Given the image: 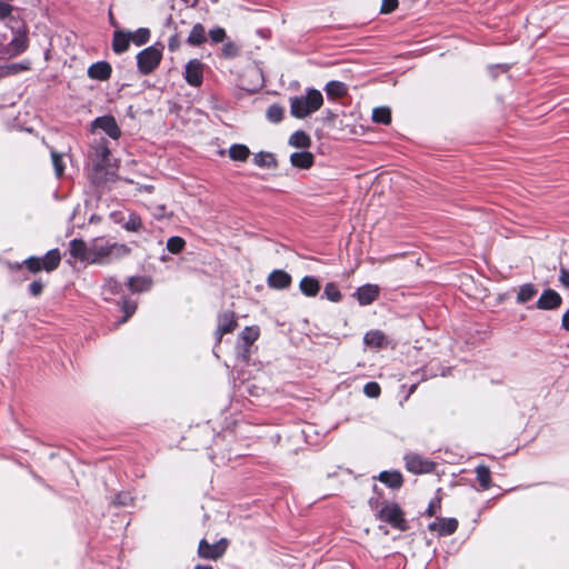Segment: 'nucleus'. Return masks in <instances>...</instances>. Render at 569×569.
I'll use <instances>...</instances> for the list:
<instances>
[{
    "instance_id": "nucleus-1",
    "label": "nucleus",
    "mask_w": 569,
    "mask_h": 569,
    "mask_svg": "<svg viewBox=\"0 0 569 569\" xmlns=\"http://www.w3.org/2000/svg\"><path fill=\"white\" fill-rule=\"evenodd\" d=\"M91 264L104 266L128 257L131 248L124 243L94 239L91 241Z\"/></svg>"
},
{
    "instance_id": "nucleus-2",
    "label": "nucleus",
    "mask_w": 569,
    "mask_h": 569,
    "mask_svg": "<svg viewBox=\"0 0 569 569\" xmlns=\"http://www.w3.org/2000/svg\"><path fill=\"white\" fill-rule=\"evenodd\" d=\"M323 104L322 93L313 88L306 90L305 96L290 98V112L297 119H305L318 111Z\"/></svg>"
},
{
    "instance_id": "nucleus-3",
    "label": "nucleus",
    "mask_w": 569,
    "mask_h": 569,
    "mask_svg": "<svg viewBox=\"0 0 569 569\" xmlns=\"http://www.w3.org/2000/svg\"><path fill=\"white\" fill-rule=\"evenodd\" d=\"M28 48L26 31L6 27V32L0 34V60L19 56Z\"/></svg>"
},
{
    "instance_id": "nucleus-4",
    "label": "nucleus",
    "mask_w": 569,
    "mask_h": 569,
    "mask_svg": "<svg viewBox=\"0 0 569 569\" xmlns=\"http://www.w3.org/2000/svg\"><path fill=\"white\" fill-rule=\"evenodd\" d=\"M369 506L372 510L376 511V518L378 520L387 522L401 531L407 529V522L403 512L397 503L385 501L380 507L378 499L370 498Z\"/></svg>"
},
{
    "instance_id": "nucleus-5",
    "label": "nucleus",
    "mask_w": 569,
    "mask_h": 569,
    "mask_svg": "<svg viewBox=\"0 0 569 569\" xmlns=\"http://www.w3.org/2000/svg\"><path fill=\"white\" fill-rule=\"evenodd\" d=\"M161 59L162 50L156 46H150L138 53V69L142 74H149L159 66Z\"/></svg>"
},
{
    "instance_id": "nucleus-6",
    "label": "nucleus",
    "mask_w": 569,
    "mask_h": 569,
    "mask_svg": "<svg viewBox=\"0 0 569 569\" xmlns=\"http://www.w3.org/2000/svg\"><path fill=\"white\" fill-rule=\"evenodd\" d=\"M228 548V540L220 539L218 542L210 545L206 539L199 542L198 555L203 559L218 560L223 556Z\"/></svg>"
},
{
    "instance_id": "nucleus-7",
    "label": "nucleus",
    "mask_w": 569,
    "mask_h": 569,
    "mask_svg": "<svg viewBox=\"0 0 569 569\" xmlns=\"http://www.w3.org/2000/svg\"><path fill=\"white\" fill-rule=\"evenodd\" d=\"M237 328V319L233 311H223L218 315V327L216 330L217 342H220L226 333L232 332Z\"/></svg>"
},
{
    "instance_id": "nucleus-8",
    "label": "nucleus",
    "mask_w": 569,
    "mask_h": 569,
    "mask_svg": "<svg viewBox=\"0 0 569 569\" xmlns=\"http://www.w3.org/2000/svg\"><path fill=\"white\" fill-rule=\"evenodd\" d=\"M69 252L72 258L91 264V242L87 243L81 239H73L69 243Z\"/></svg>"
},
{
    "instance_id": "nucleus-9",
    "label": "nucleus",
    "mask_w": 569,
    "mask_h": 569,
    "mask_svg": "<svg viewBox=\"0 0 569 569\" xmlns=\"http://www.w3.org/2000/svg\"><path fill=\"white\" fill-rule=\"evenodd\" d=\"M406 468L412 473H427L432 471L433 463L421 458L419 455L409 453L405 457Z\"/></svg>"
},
{
    "instance_id": "nucleus-10",
    "label": "nucleus",
    "mask_w": 569,
    "mask_h": 569,
    "mask_svg": "<svg viewBox=\"0 0 569 569\" xmlns=\"http://www.w3.org/2000/svg\"><path fill=\"white\" fill-rule=\"evenodd\" d=\"M203 63L198 59L190 60L184 70L186 81L193 87H199L202 82Z\"/></svg>"
},
{
    "instance_id": "nucleus-11",
    "label": "nucleus",
    "mask_w": 569,
    "mask_h": 569,
    "mask_svg": "<svg viewBox=\"0 0 569 569\" xmlns=\"http://www.w3.org/2000/svg\"><path fill=\"white\" fill-rule=\"evenodd\" d=\"M92 129H101L112 139H118L121 134V130L112 116L97 118L92 122Z\"/></svg>"
},
{
    "instance_id": "nucleus-12",
    "label": "nucleus",
    "mask_w": 569,
    "mask_h": 569,
    "mask_svg": "<svg viewBox=\"0 0 569 569\" xmlns=\"http://www.w3.org/2000/svg\"><path fill=\"white\" fill-rule=\"evenodd\" d=\"M379 292V286L368 283L358 288L355 296L361 306H368L378 298Z\"/></svg>"
},
{
    "instance_id": "nucleus-13",
    "label": "nucleus",
    "mask_w": 569,
    "mask_h": 569,
    "mask_svg": "<svg viewBox=\"0 0 569 569\" xmlns=\"http://www.w3.org/2000/svg\"><path fill=\"white\" fill-rule=\"evenodd\" d=\"M561 301L562 299L557 291L547 289L539 297L537 308L541 310H552L558 308L561 305Z\"/></svg>"
},
{
    "instance_id": "nucleus-14",
    "label": "nucleus",
    "mask_w": 569,
    "mask_h": 569,
    "mask_svg": "<svg viewBox=\"0 0 569 569\" xmlns=\"http://www.w3.org/2000/svg\"><path fill=\"white\" fill-rule=\"evenodd\" d=\"M291 276L283 270H273L267 279V283L273 289H286L291 284Z\"/></svg>"
},
{
    "instance_id": "nucleus-15",
    "label": "nucleus",
    "mask_w": 569,
    "mask_h": 569,
    "mask_svg": "<svg viewBox=\"0 0 569 569\" xmlns=\"http://www.w3.org/2000/svg\"><path fill=\"white\" fill-rule=\"evenodd\" d=\"M457 528L458 521L455 518H442L429 525V529L438 532L440 536L451 535Z\"/></svg>"
},
{
    "instance_id": "nucleus-16",
    "label": "nucleus",
    "mask_w": 569,
    "mask_h": 569,
    "mask_svg": "<svg viewBox=\"0 0 569 569\" xmlns=\"http://www.w3.org/2000/svg\"><path fill=\"white\" fill-rule=\"evenodd\" d=\"M88 76L100 81L108 80L111 76V66L104 61L93 63L88 69Z\"/></svg>"
},
{
    "instance_id": "nucleus-17",
    "label": "nucleus",
    "mask_w": 569,
    "mask_h": 569,
    "mask_svg": "<svg viewBox=\"0 0 569 569\" xmlns=\"http://www.w3.org/2000/svg\"><path fill=\"white\" fill-rule=\"evenodd\" d=\"M130 42L131 40L129 32H124L122 30H117L113 32L112 50L116 53L121 54L126 52L129 49Z\"/></svg>"
},
{
    "instance_id": "nucleus-18",
    "label": "nucleus",
    "mask_w": 569,
    "mask_h": 569,
    "mask_svg": "<svg viewBox=\"0 0 569 569\" xmlns=\"http://www.w3.org/2000/svg\"><path fill=\"white\" fill-rule=\"evenodd\" d=\"M299 289L307 297H316L320 291V283L315 277L306 276L300 280Z\"/></svg>"
},
{
    "instance_id": "nucleus-19",
    "label": "nucleus",
    "mask_w": 569,
    "mask_h": 569,
    "mask_svg": "<svg viewBox=\"0 0 569 569\" xmlns=\"http://www.w3.org/2000/svg\"><path fill=\"white\" fill-rule=\"evenodd\" d=\"M313 159L309 151L295 152L290 156L291 164L300 169H309L313 164Z\"/></svg>"
},
{
    "instance_id": "nucleus-20",
    "label": "nucleus",
    "mask_w": 569,
    "mask_h": 569,
    "mask_svg": "<svg viewBox=\"0 0 569 569\" xmlns=\"http://www.w3.org/2000/svg\"><path fill=\"white\" fill-rule=\"evenodd\" d=\"M206 40L207 33L204 27L201 23H196L187 38V42L190 46L197 47L204 43Z\"/></svg>"
},
{
    "instance_id": "nucleus-21",
    "label": "nucleus",
    "mask_w": 569,
    "mask_h": 569,
    "mask_svg": "<svg viewBox=\"0 0 569 569\" xmlns=\"http://www.w3.org/2000/svg\"><path fill=\"white\" fill-rule=\"evenodd\" d=\"M325 91L328 98L338 99L348 93V87L341 81H329L325 87Z\"/></svg>"
},
{
    "instance_id": "nucleus-22",
    "label": "nucleus",
    "mask_w": 569,
    "mask_h": 569,
    "mask_svg": "<svg viewBox=\"0 0 569 569\" xmlns=\"http://www.w3.org/2000/svg\"><path fill=\"white\" fill-rule=\"evenodd\" d=\"M378 479L390 488L397 489L402 486V475L399 471H382Z\"/></svg>"
},
{
    "instance_id": "nucleus-23",
    "label": "nucleus",
    "mask_w": 569,
    "mask_h": 569,
    "mask_svg": "<svg viewBox=\"0 0 569 569\" xmlns=\"http://www.w3.org/2000/svg\"><path fill=\"white\" fill-rule=\"evenodd\" d=\"M365 345L371 348H382L387 343L386 336L379 330H372L365 335Z\"/></svg>"
},
{
    "instance_id": "nucleus-24",
    "label": "nucleus",
    "mask_w": 569,
    "mask_h": 569,
    "mask_svg": "<svg viewBox=\"0 0 569 569\" xmlns=\"http://www.w3.org/2000/svg\"><path fill=\"white\" fill-rule=\"evenodd\" d=\"M42 266L43 269L48 272L53 271L58 268L61 261V256L58 249H52L47 252V254L43 257Z\"/></svg>"
},
{
    "instance_id": "nucleus-25",
    "label": "nucleus",
    "mask_w": 569,
    "mask_h": 569,
    "mask_svg": "<svg viewBox=\"0 0 569 569\" xmlns=\"http://www.w3.org/2000/svg\"><path fill=\"white\" fill-rule=\"evenodd\" d=\"M253 162L258 167L261 168H274L277 166V160L274 156L270 152H258L253 157Z\"/></svg>"
},
{
    "instance_id": "nucleus-26",
    "label": "nucleus",
    "mask_w": 569,
    "mask_h": 569,
    "mask_svg": "<svg viewBox=\"0 0 569 569\" xmlns=\"http://www.w3.org/2000/svg\"><path fill=\"white\" fill-rule=\"evenodd\" d=\"M128 286L133 292H142L151 287V281L146 277H131L128 280Z\"/></svg>"
},
{
    "instance_id": "nucleus-27",
    "label": "nucleus",
    "mask_w": 569,
    "mask_h": 569,
    "mask_svg": "<svg viewBox=\"0 0 569 569\" xmlns=\"http://www.w3.org/2000/svg\"><path fill=\"white\" fill-rule=\"evenodd\" d=\"M289 143L296 148H308L311 144V139L305 131L299 130L290 136Z\"/></svg>"
},
{
    "instance_id": "nucleus-28",
    "label": "nucleus",
    "mask_w": 569,
    "mask_h": 569,
    "mask_svg": "<svg viewBox=\"0 0 569 569\" xmlns=\"http://www.w3.org/2000/svg\"><path fill=\"white\" fill-rule=\"evenodd\" d=\"M537 288L531 283H525L519 288L517 302L525 303L530 301L537 295Z\"/></svg>"
},
{
    "instance_id": "nucleus-29",
    "label": "nucleus",
    "mask_w": 569,
    "mask_h": 569,
    "mask_svg": "<svg viewBox=\"0 0 569 569\" xmlns=\"http://www.w3.org/2000/svg\"><path fill=\"white\" fill-rule=\"evenodd\" d=\"M250 154V150L244 144H233L229 149V157L236 161H246Z\"/></svg>"
},
{
    "instance_id": "nucleus-30",
    "label": "nucleus",
    "mask_w": 569,
    "mask_h": 569,
    "mask_svg": "<svg viewBox=\"0 0 569 569\" xmlns=\"http://www.w3.org/2000/svg\"><path fill=\"white\" fill-rule=\"evenodd\" d=\"M372 121L389 124L391 122V110L387 107L375 108L372 111Z\"/></svg>"
},
{
    "instance_id": "nucleus-31",
    "label": "nucleus",
    "mask_w": 569,
    "mask_h": 569,
    "mask_svg": "<svg viewBox=\"0 0 569 569\" xmlns=\"http://www.w3.org/2000/svg\"><path fill=\"white\" fill-rule=\"evenodd\" d=\"M477 480L482 489H489L491 485V472L488 467L480 465L476 468Z\"/></svg>"
},
{
    "instance_id": "nucleus-32",
    "label": "nucleus",
    "mask_w": 569,
    "mask_h": 569,
    "mask_svg": "<svg viewBox=\"0 0 569 569\" xmlns=\"http://www.w3.org/2000/svg\"><path fill=\"white\" fill-rule=\"evenodd\" d=\"M130 40L136 46H142L147 43L150 39V30L147 28H140L133 32H129Z\"/></svg>"
},
{
    "instance_id": "nucleus-33",
    "label": "nucleus",
    "mask_w": 569,
    "mask_h": 569,
    "mask_svg": "<svg viewBox=\"0 0 569 569\" xmlns=\"http://www.w3.org/2000/svg\"><path fill=\"white\" fill-rule=\"evenodd\" d=\"M240 338L247 346H251L259 338V328L258 327H246L241 333Z\"/></svg>"
},
{
    "instance_id": "nucleus-34",
    "label": "nucleus",
    "mask_w": 569,
    "mask_h": 569,
    "mask_svg": "<svg viewBox=\"0 0 569 569\" xmlns=\"http://www.w3.org/2000/svg\"><path fill=\"white\" fill-rule=\"evenodd\" d=\"M29 68H30V63L28 61L11 63V64L2 68V74L3 76L17 74L22 71L29 70Z\"/></svg>"
},
{
    "instance_id": "nucleus-35",
    "label": "nucleus",
    "mask_w": 569,
    "mask_h": 569,
    "mask_svg": "<svg viewBox=\"0 0 569 569\" xmlns=\"http://www.w3.org/2000/svg\"><path fill=\"white\" fill-rule=\"evenodd\" d=\"M323 295L328 300L332 302H339L342 298L340 290L333 282L326 284Z\"/></svg>"
},
{
    "instance_id": "nucleus-36",
    "label": "nucleus",
    "mask_w": 569,
    "mask_h": 569,
    "mask_svg": "<svg viewBox=\"0 0 569 569\" xmlns=\"http://www.w3.org/2000/svg\"><path fill=\"white\" fill-rule=\"evenodd\" d=\"M128 231H139L142 227L141 218L137 213H130L128 220L123 224Z\"/></svg>"
},
{
    "instance_id": "nucleus-37",
    "label": "nucleus",
    "mask_w": 569,
    "mask_h": 569,
    "mask_svg": "<svg viewBox=\"0 0 569 569\" xmlns=\"http://www.w3.org/2000/svg\"><path fill=\"white\" fill-rule=\"evenodd\" d=\"M184 240L180 237H171L168 239L167 241V249L171 252V253H179L180 251H182V249L184 248Z\"/></svg>"
},
{
    "instance_id": "nucleus-38",
    "label": "nucleus",
    "mask_w": 569,
    "mask_h": 569,
    "mask_svg": "<svg viewBox=\"0 0 569 569\" xmlns=\"http://www.w3.org/2000/svg\"><path fill=\"white\" fill-rule=\"evenodd\" d=\"M283 117V109L282 107L278 106V104H272L268 108L267 110V118L271 121V122H279Z\"/></svg>"
},
{
    "instance_id": "nucleus-39",
    "label": "nucleus",
    "mask_w": 569,
    "mask_h": 569,
    "mask_svg": "<svg viewBox=\"0 0 569 569\" xmlns=\"http://www.w3.org/2000/svg\"><path fill=\"white\" fill-rule=\"evenodd\" d=\"M62 157H63L62 153H59V152H57L54 150L51 151L52 164L54 167L56 176L58 178L62 176L63 170H64V166H63V162H62Z\"/></svg>"
},
{
    "instance_id": "nucleus-40",
    "label": "nucleus",
    "mask_w": 569,
    "mask_h": 569,
    "mask_svg": "<svg viewBox=\"0 0 569 569\" xmlns=\"http://www.w3.org/2000/svg\"><path fill=\"white\" fill-rule=\"evenodd\" d=\"M221 52L224 58L231 59L239 54V47L232 41H227L223 43Z\"/></svg>"
},
{
    "instance_id": "nucleus-41",
    "label": "nucleus",
    "mask_w": 569,
    "mask_h": 569,
    "mask_svg": "<svg viewBox=\"0 0 569 569\" xmlns=\"http://www.w3.org/2000/svg\"><path fill=\"white\" fill-rule=\"evenodd\" d=\"M209 38L212 43H221L227 39L226 30L221 27L213 28L209 31Z\"/></svg>"
},
{
    "instance_id": "nucleus-42",
    "label": "nucleus",
    "mask_w": 569,
    "mask_h": 569,
    "mask_svg": "<svg viewBox=\"0 0 569 569\" xmlns=\"http://www.w3.org/2000/svg\"><path fill=\"white\" fill-rule=\"evenodd\" d=\"M363 392L369 398H377L379 397L381 389L377 382L371 381L365 385Z\"/></svg>"
},
{
    "instance_id": "nucleus-43",
    "label": "nucleus",
    "mask_w": 569,
    "mask_h": 569,
    "mask_svg": "<svg viewBox=\"0 0 569 569\" xmlns=\"http://www.w3.org/2000/svg\"><path fill=\"white\" fill-rule=\"evenodd\" d=\"M24 264L31 272H39L41 269H43L42 260L37 257H30L24 261Z\"/></svg>"
},
{
    "instance_id": "nucleus-44",
    "label": "nucleus",
    "mask_w": 569,
    "mask_h": 569,
    "mask_svg": "<svg viewBox=\"0 0 569 569\" xmlns=\"http://www.w3.org/2000/svg\"><path fill=\"white\" fill-rule=\"evenodd\" d=\"M398 7V0H382L380 11L382 13H390Z\"/></svg>"
},
{
    "instance_id": "nucleus-45",
    "label": "nucleus",
    "mask_w": 569,
    "mask_h": 569,
    "mask_svg": "<svg viewBox=\"0 0 569 569\" xmlns=\"http://www.w3.org/2000/svg\"><path fill=\"white\" fill-rule=\"evenodd\" d=\"M12 6L10 3L0 1V20L7 18L12 12Z\"/></svg>"
},
{
    "instance_id": "nucleus-46",
    "label": "nucleus",
    "mask_w": 569,
    "mask_h": 569,
    "mask_svg": "<svg viewBox=\"0 0 569 569\" xmlns=\"http://www.w3.org/2000/svg\"><path fill=\"white\" fill-rule=\"evenodd\" d=\"M136 303L126 301L123 303V311L126 313L124 318L122 319V322L127 321V319L136 311Z\"/></svg>"
},
{
    "instance_id": "nucleus-47",
    "label": "nucleus",
    "mask_w": 569,
    "mask_h": 569,
    "mask_svg": "<svg viewBox=\"0 0 569 569\" xmlns=\"http://www.w3.org/2000/svg\"><path fill=\"white\" fill-rule=\"evenodd\" d=\"M29 290L32 296H39L43 290V284L41 281L36 280L30 283Z\"/></svg>"
},
{
    "instance_id": "nucleus-48",
    "label": "nucleus",
    "mask_w": 569,
    "mask_h": 569,
    "mask_svg": "<svg viewBox=\"0 0 569 569\" xmlns=\"http://www.w3.org/2000/svg\"><path fill=\"white\" fill-rule=\"evenodd\" d=\"M559 281L561 282L562 286L569 288V270H567L566 268L560 269Z\"/></svg>"
},
{
    "instance_id": "nucleus-49",
    "label": "nucleus",
    "mask_w": 569,
    "mask_h": 569,
    "mask_svg": "<svg viewBox=\"0 0 569 569\" xmlns=\"http://www.w3.org/2000/svg\"><path fill=\"white\" fill-rule=\"evenodd\" d=\"M166 208L164 206H157L153 211H152V214L154 218L157 219H161L166 216Z\"/></svg>"
},
{
    "instance_id": "nucleus-50",
    "label": "nucleus",
    "mask_w": 569,
    "mask_h": 569,
    "mask_svg": "<svg viewBox=\"0 0 569 569\" xmlns=\"http://www.w3.org/2000/svg\"><path fill=\"white\" fill-rule=\"evenodd\" d=\"M561 326L565 330L569 331V309L562 316Z\"/></svg>"
},
{
    "instance_id": "nucleus-51",
    "label": "nucleus",
    "mask_w": 569,
    "mask_h": 569,
    "mask_svg": "<svg viewBox=\"0 0 569 569\" xmlns=\"http://www.w3.org/2000/svg\"><path fill=\"white\" fill-rule=\"evenodd\" d=\"M194 569H213L211 566H202V565H198L194 567Z\"/></svg>"
},
{
    "instance_id": "nucleus-52",
    "label": "nucleus",
    "mask_w": 569,
    "mask_h": 569,
    "mask_svg": "<svg viewBox=\"0 0 569 569\" xmlns=\"http://www.w3.org/2000/svg\"><path fill=\"white\" fill-rule=\"evenodd\" d=\"M176 47H177V44L174 43V41H173V40H170V42H169V48H170V50H174V49H176Z\"/></svg>"
},
{
    "instance_id": "nucleus-53",
    "label": "nucleus",
    "mask_w": 569,
    "mask_h": 569,
    "mask_svg": "<svg viewBox=\"0 0 569 569\" xmlns=\"http://www.w3.org/2000/svg\"><path fill=\"white\" fill-rule=\"evenodd\" d=\"M428 515L429 516H433V509H432V506L430 505L429 508H428Z\"/></svg>"
}]
</instances>
